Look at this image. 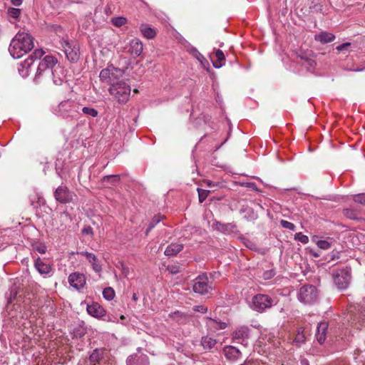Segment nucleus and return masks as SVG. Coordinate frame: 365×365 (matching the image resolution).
I'll return each mask as SVG.
<instances>
[{"label":"nucleus","mask_w":365,"mask_h":365,"mask_svg":"<svg viewBox=\"0 0 365 365\" xmlns=\"http://www.w3.org/2000/svg\"><path fill=\"white\" fill-rule=\"evenodd\" d=\"M64 69L58 64V59L51 55H46L38 63L34 81L38 83L42 77L51 78L55 85L63 81Z\"/></svg>","instance_id":"1"},{"label":"nucleus","mask_w":365,"mask_h":365,"mask_svg":"<svg viewBox=\"0 0 365 365\" xmlns=\"http://www.w3.org/2000/svg\"><path fill=\"white\" fill-rule=\"evenodd\" d=\"M34 38L25 31H19L12 38L9 51L14 58H19L34 48Z\"/></svg>","instance_id":"2"},{"label":"nucleus","mask_w":365,"mask_h":365,"mask_svg":"<svg viewBox=\"0 0 365 365\" xmlns=\"http://www.w3.org/2000/svg\"><path fill=\"white\" fill-rule=\"evenodd\" d=\"M108 92L119 103H126L129 100L131 88L125 81L121 80L110 86Z\"/></svg>","instance_id":"3"},{"label":"nucleus","mask_w":365,"mask_h":365,"mask_svg":"<svg viewBox=\"0 0 365 365\" xmlns=\"http://www.w3.org/2000/svg\"><path fill=\"white\" fill-rule=\"evenodd\" d=\"M81 106L78 103L66 100L61 101L56 108H53V113L63 118L74 117L79 112Z\"/></svg>","instance_id":"4"},{"label":"nucleus","mask_w":365,"mask_h":365,"mask_svg":"<svg viewBox=\"0 0 365 365\" xmlns=\"http://www.w3.org/2000/svg\"><path fill=\"white\" fill-rule=\"evenodd\" d=\"M349 321L352 327L361 329L365 327V307L350 306L348 309Z\"/></svg>","instance_id":"5"},{"label":"nucleus","mask_w":365,"mask_h":365,"mask_svg":"<svg viewBox=\"0 0 365 365\" xmlns=\"http://www.w3.org/2000/svg\"><path fill=\"white\" fill-rule=\"evenodd\" d=\"M213 289L212 284L209 282L207 273H202L192 280V290L197 294L205 295Z\"/></svg>","instance_id":"6"},{"label":"nucleus","mask_w":365,"mask_h":365,"mask_svg":"<svg viewBox=\"0 0 365 365\" xmlns=\"http://www.w3.org/2000/svg\"><path fill=\"white\" fill-rule=\"evenodd\" d=\"M351 272L349 267L336 269L333 272V279L339 289H346L351 282Z\"/></svg>","instance_id":"7"},{"label":"nucleus","mask_w":365,"mask_h":365,"mask_svg":"<svg viewBox=\"0 0 365 365\" xmlns=\"http://www.w3.org/2000/svg\"><path fill=\"white\" fill-rule=\"evenodd\" d=\"M273 303L274 300L270 296L264 294H257L252 299L251 308L257 312L262 313L271 308Z\"/></svg>","instance_id":"8"},{"label":"nucleus","mask_w":365,"mask_h":365,"mask_svg":"<svg viewBox=\"0 0 365 365\" xmlns=\"http://www.w3.org/2000/svg\"><path fill=\"white\" fill-rule=\"evenodd\" d=\"M297 297L304 304H312L318 299V290L314 285H304L299 289Z\"/></svg>","instance_id":"9"},{"label":"nucleus","mask_w":365,"mask_h":365,"mask_svg":"<svg viewBox=\"0 0 365 365\" xmlns=\"http://www.w3.org/2000/svg\"><path fill=\"white\" fill-rule=\"evenodd\" d=\"M123 75L122 70L114 67L113 66H108L106 68L103 69L99 75L101 81L105 82L112 86L116 83L118 78Z\"/></svg>","instance_id":"10"},{"label":"nucleus","mask_w":365,"mask_h":365,"mask_svg":"<svg viewBox=\"0 0 365 365\" xmlns=\"http://www.w3.org/2000/svg\"><path fill=\"white\" fill-rule=\"evenodd\" d=\"M53 196L57 202L61 204H68L73 202L76 195L66 185H61L56 189Z\"/></svg>","instance_id":"11"},{"label":"nucleus","mask_w":365,"mask_h":365,"mask_svg":"<svg viewBox=\"0 0 365 365\" xmlns=\"http://www.w3.org/2000/svg\"><path fill=\"white\" fill-rule=\"evenodd\" d=\"M34 266L38 272L43 277H49L53 273V265L46 263L44 259L37 257L34 259Z\"/></svg>","instance_id":"12"},{"label":"nucleus","mask_w":365,"mask_h":365,"mask_svg":"<svg viewBox=\"0 0 365 365\" xmlns=\"http://www.w3.org/2000/svg\"><path fill=\"white\" fill-rule=\"evenodd\" d=\"M61 45L68 60L72 63L76 62L79 58V47L67 41H64Z\"/></svg>","instance_id":"13"},{"label":"nucleus","mask_w":365,"mask_h":365,"mask_svg":"<svg viewBox=\"0 0 365 365\" xmlns=\"http://www.w3.org/2000/svg\"><path fill=\"white\" fill-rule=\"evenodd\" d=\"M143 51V43L140 39L137 38L132 39L124 48V52L130 54L134 58L140 56Z\"/></svg>","instance_id":"14"},{"label":"nucleus","mask_w":365,"mask_h":365,"mask_svg":"<svg viewBox=\"0 0 365 365\" xmlns=\"http://www.w3.org/2000/svg\"><path fill=\"white\" fill-rule=\"evenodd\" d=\"M250 329L248 327L242 326L237 327L232 334L233 341L240 343L244 346L247 345V340L250 337Z\"/></svg>","instance_id":"15"},{"label":"nucleus","mask_w":365,"mask_h":365,"mask_svg":"<svg viewBox=\"0 0 365 365\" xmlns=\"http://www.w3.org/2000/svg\"><path fill=\"white\" fill-rule=\"evenodd\" d=\"M86 277L81 273L73 272L68 276L69 284L77 290L83 289L86 284Z\"/></svg>","instance_id":"16"},{"label":"nucleus","mask_w":365,"mask_h":365,"mask_svg":"<svg viewBox=\"0 0 365 365\" xmlns=\"http://www.w3.org/2000/svg\"><path fill=\"white\" fill-rule=\"evenodd\" d=\"M330 334L329 324L327 322H321L318 324L316 332V339L317 341L322 344L325 342L327 336Z\"/></svg>","instance_id":"17"},{"label":"nucleus","mask_w":365,"mask_h":365,"mask_svg":"<svg viewBox=\"0 0 365 365\" xmlns=\"http://www.w3.org/2000/svg\"><path fill=\"white\" fill-rule=\"evenodd\" d=\"M192 315L187 313L182 312L180 311H176L169 314V317L178 324H186L192 319Z\"/></svg>","instance_id":"18"},{"label":"nucleus","mask_w":365,"mask_h":365,"mask_svg":"<svg viewBox=\"0 0 365 365\" xmlns=\"http://www.w3.org/2000/svg\"><path fill=\"white\" fill-rule=\"evenodd\" d=\"M88 313L96 318H101L106 316V312L103 307L97 302L87 305Z\"/></svg>","instance_id":"19"},{"label":"nucleus","mask_w":365,"mask_h":365,"mask_svg":"<svg viewBox=\"0 0 365 365\" xmlns=\"http://www.w3.org/2000/svg\"><path fill=\"white\" fill-rule=\"evenodd\" d=\"M127 365H149V359L145 354H133L127 359Z\"/></svg>","instance_id":"20"},{"label":"nucleus","mask_w":365,"mask_h":365,"mask_svg":"<svg viewBox=\"0 0 365 365\" xmlns=\"http://www.w3.org/2000/svg\"><path fill=\"white\" fill-rule=\"evenodd\" d=\"M78 254L86 257L87 260L92 265L93 269L96 272H101V265L98 263L97 257L94 254L88 252H78Z\"/></svg>","instance_id":"21"},{"label":"nucleus","mask_w":365,"mask_h":365,"mask_svg":"<svg viewBox=\"0 0 365 365\" xmlns=\"http://www.w3.org/2000/svg\"><path fill=\"white\" fill-rule=\"evenodd\" d=\"M106 353L103 349H96L89 356V361L93 365L101 363L104 359Z\"/></svg>","instance_id":"22"},{"label":"nucleus","mask_w":365,"mask_h":365,"mask_svg":"<svg viewBox=\"0 0 365 365\" xmlns=\"http://www.w3.org/2000/svg\"><path fill=\"white\" fill-rule=\"evenodd\" d=\"M224 354L228 359L236 360L241 357V351L233 346H226L223 349Z\"/></svg>","instance_id":"23"},{"label":"nucleus","mask_w":365,"mask_h":365,"mask_svg":"<svg viewBox=\"0 0 365 365\" xmlns=\"http://www.w3.org/2000/svg\"><path fill=\"white\" fill-rule=\"evenodd\" d=\"M335 36L327 31H322L314 36V40L323 44L331 43L335 40Z\"/></svg>","instance_id":"24"},{"label":"nucleus","mask_w":365,"mask_h":365,"mask_svg":"<svg viewBox=\"0 0 365 365\" xmlns=\"http://www.w3.org/2000/svg\"><path fill=\"white\" fill-rule=\"evenodd\" d=\"M184 246L182 243L175 242L169 245L165 250V255L167 256H175L182 250Z\"/></svg>","instance_id":"25"},{"label":"nucleus","mask_w":365,"mask_h":365,"mask_svg":"<svg viewBox=\"0 0 365 365\" xmlns=\"http://www.w3.org/2000/svg\"><path fill=\"white\" fill-rule=\"evenodd\" d=\"M190 53L200 63V64L205 69H209L210 63L208 61L202 53L199 52V51L197 48H192L190 50Z\"/></svg>","instance_id":"26"},{"label":"nucleus","mask_w":365,"mask_h":365,"mask_svg":"<svg viewBox=\"0 0 365 365\" xmlns=\"http://www.w3.org/2000/svg\"><path fill=\"white\" fill-rule=\"evenodd\" d=\"M140 31L142 35L148 39H152L156 36L155 30L146 24L140 26Z\"/></svg>","instance_id":"27"},{"label":"nucleus","mask_w":365,"mask_h":365,"mask_svg":"<svg viewBox=\"0 0 365 365\" xmlns=\"http://www.w3.org/2000/svg\"><path fill=\"white\" fill-rule=\"evenodd\" d=\"M45 54V51L42 49H36L24 61V67L29 68L32 64L34 60L40 59Z\"/></svg>","instance_id":"28"},{"label":"nucleus","mask_w":365,"mask_h":365,"mask_svg":"<svg viewBox=\"0 0 365 365\" xmlns=\"http://www.w3.org/2000/svg\"><path fill=\"white\" fill-rule=\"evenodd\" d=\"M30 201L31 205H33L35 208H38V207L46 204V200L43 197L42 195L36 192H34L33 195H30Z\"/></svg>","instance_id":"29"},{"label":"nucleus","mask_w":365,"mask_h":365,"mask_svg":"<svg viewBox=\"0 0 365 365\" xmlns=\"http://www.w3.org/2000/svg\"><path fill=\"white\" fill-rule=\"evenodd\" d=\"M225 62V56L224 53L220 50L217 49L215 51V59L212 60V65L215 68H221Z\"/></svg>","instance_id":"30"},{"label":"nucleus","mask_w":365,"mask_h":365,"mask_svg":"<svg viewBox=\"0 0 365 365\" xmlns=\"http://www.w3.org/2000/svg\"><path fill=\"white\" fill-rule=\"evenodd\" d=\"M299 57L302 61H304V62L302 63V66H305L309 71H314L316 66V62L313 59L310 58L307 55H304L303 53H301Z\"/></svg>","instance_id":"31"},{"label":"nucleus","mask_w":365,"mask_h":365,"mask_svg":"<svg viewBox=\"0 0 365 365\" xmlns=\"http://www.w3.org/2000/svg\"><path fill=\"white\" fill-rule=\"evenodd\" d=\"M207 324L209 327L215 330L225 329L227 327V323L212 318H208Z\"/></svg>","instance_id":"32"},{"label":"nucleus","mask_w":365,"mask_h":365,"mask_svg":"<svg viewBox=\"0 0 365 365\" xmlns=\"http://www.w3.org/2000/svg\"><path fill=\"white\" fill-rule=\"evenodd\" d=\"M217 344V340L211 336H205L202 337L201 344L205 349H211Z\"/></svg>","instance_id":"33"},{"label":"nucleus","mask_w":365,"mask_h":365,"mask_svg":"<svg viewBox=\"0 0 365 365\" xmlns=\"http://www.w3.org/2000/svg\"><path fill=\"white\" fill-rule=\"evenodd\" d=\"M343 214L350 220H356L359 218V212L354 209L346 208L343 210Z\"/></svg>","instance_id":"34"},{"label":"nucleus","mask_w":365,"mask_h":365,"mask_svg":"<svg viewBox=\"0 0 365 365\" xmlns=\"http://www.w3.org/2000/svg\"><path fill=\"white\" fill-rule=\"evenodd\" d=\"M163 216L161 215H155L153 217L152 220L150 221L148 229L146 230L145 235H148L150 230L155 227L157 224H158L163 219Z\"/></svg>","instance_id":"35"},{"label":"nucleus","mask_w":365,"mask_h":365,"mask_svg":"<svg viewBox=\"0 0 365 365\" xmlns=\"http://www.w3.org/2000/svg\"><path fill=\"white\" fill-rule=\"evenodd\" d=\"M306 336L304 334V330L299 329L297 334L294 339V342L296 343L297 346H300L302 343L304 342Z\"/></svg>","instance_id":"36"},{"label":"nucleus","mask_w":365,"mask_h":365,"mask_svg":"<svg viewBox=\"0 0 365 365\" xmlns=\"http://www.w3.org/2000/svg\"><path fill=\"white\" fill-rule=\"evenodd\" d=\"M21 13V10L17 8L9 7L7 10V14L9 17L14 19H18Z\"/></svg>","instance_id":"37"},{"label":"nucleus","mask_w":365,"mask_h":365,"mask_svg":"<svg viewBox=\"0 0 365 365\" xmlns=\"http://www.w3.org/2000/svg\"><path fill=\"white\" fill-rule=\"evenodd\" d=\"M127 22V19L123 16H118L111 19V23L116 27H120L125 25Z\"/></svg>","instance_id":"38"},{"label":"nucleus","mask_w":365,"mask_h":365,"mask_svg":"<svg viewBox=\"0 0 365 365\" xmlns=\"http://www.w3.org/2000/svg\"><path fill=\"white\" fill-rule=\"evenodd\" d=\"M103 297L110 301L112 300L115 297V292L113 288L111 287H107L105 288L103 291Z\"/></svg>","instance_id":"39"},{"label":"nucleus","mask_w":365,"mask_h":365,"mask_svg":"<svg viewBox=\"0 0 365 365\" xmlns=\"http://www.w3.org/2000/svg\"><path fill=\"white\" fill-rule=\"evenodd\" d=\"M237 226L234 223H225L223 227L222 233L231 234L236 230Z\"/></svg>","instance_id":"40"},{"label":"nucleus","mask_w":365,"mask_h":365,"mask_svg":"<svg viewBox=\"0 0 365 365\" xmlns=\"http://www.w3.org/2000/svg\"><path fill=\"white\" fill-rule=\"evenodd\" d=\"M82 111L85 115L92 117H96L98 115V110L91 107H83Z\"/></svg>","instance_id":"41"},{"label":"nucleus","mask_w":365,"mask_h":365,"mask_svg":"<svg viewBox=\"0 0 365 365\" xmlns=\"http://www.w3.org/2000/svg\"><path fill=\"white\" fill-rule=\"evenodd\" d=\"M294 240L299 241L302 244H307L309 242V237L303 235L302 232H297L294 235Z\"/></svg>","instance_id":"42"},{"label":"nucleus","mask_w":365,"mask_h":365,"mask_svg":"<svg viewBox=\"0 0 365 365\" xmlns=\"http://www.w3.org/2000/svg\"><path fill=\"white\" fill-rule=\"evenodd\" d=\"M197 192L200 202H204L210 193V191L200 188H197Z\"/></svg>","instance_id":"43"},{"label":"nucleus","mask_w":365,"mask_h":365,"mask_svg":"<svg viewBox=\"0 0 365 365\" xmlns=\"http://www.w3.org/2000/svg\"><path fill=\"white\" fill-rule=\"evenodd\" d=\"M317 245L320 249L326 250H329L331 247V243L327 240H318L317 242Z\"/></svg>","instance_id":"44"},{"label":"nucleus","mask_w":365,"mask_h":365,"mask_svg":"<svg viewBox=\"0 0 365 365\" xmlns=\"http://www.w3.org/2000/svg\"><path fill=\"white\" fill-rule=\"evenodd\" d=\"M280 225H282V227L292 231H294L296 228V226L293 223L284 220H282L280 221Z\"/></svg>","instance_id":"45"},{"label":"nucleus","mask_w":365,"mask_h":365,"mask_svg":"<svg viewBox=\"0 0 365 365\" xmlns=\"http://www.w3.org/2000/svg\"><path fill=\"white\" fill-rule=\"evenodd\" d=\"M275 274H276V273L274 269H269V270L264 271L263 272L262 277H263L264 279L268 280V279H271L272 278H273Z\"/></svg>","instance_id":"46"},{"label":"nucleus","mask_w":365,"mask_h":365,"mask_svg":"<svg viewBox=\"0 0 365 365\" xmlns=\"http://www.w3.org/2000/svg\"><path fill=\"white\" fill-rule=\"evenodd\" d=\"M354 200L356 202L365 205V193L358 194L354 196Z\"/></svg>","instance_id":"47"},{"label":"nucleus","mask_w":365,"mask_h":365,"mask_svg":"<svg viewBox=\"0 0 365 365\" xmlns=\"http://www.w3.org/2000/svg\"><path fill=\"white\" fill-rule=\"evenodd\" d=\"M103 180L105 182H115L120 180V177L118 175H107L103 178Z\"/></svg>","instance_id":"48"},{"label":"nucleus","mask_w":365,"mask_h":365,"mask_svg":"<svg viewBox=\"0 0 365 365\" xmlns=\"http://www.w3.org/2000/svg\"><path fill=\"white\" fill-rule=\"evenodd\" d=\"M241 185L244 186V187H248V188H250L251 190H255V191H259L256 183L254 182H242L241 184Z\"/></svg>","instance_id":"49"},{"label":"nucleus","mask_w":365,"mask_h":365,"mask_svg":"<svg viewBox=\"0 0 365 365\" xmlns=\"http://www.w3.org/2000/svg\"><path fill=\"white\" fill-rule=\"evenodd\" d=\"M225 224L224 223H221L218 221H215L213 222L212 224V227L219 231V232H222V230H223V227H224Z\"/></svg>","instance_id":"50"},{"label":"nucleus","mask_w":365,"mask_h":365,"mask_svg":"<svg viewBox=\"0 0 365 365\" xmlns=\"http://www.w3.org/2000/svg\"><path fill=\"white\" fill-rule=\"evenodd\" d=\"M351 46V43L349 42H346V43H342L341 45H339L336 47V49L338 51H344L345 50H347V48Z\"/></svg>","instance_id":"51"},{"label":"nucleus","mask_w":365,"mask_h":365,"mask_svg":"<svg viewBox=\"0 0 365 365\" xmlns=\"http://www.w3.org/2000/svg\"><path fill=\"white\" fill-rule=\"evenodd\" d=\"M194 311L201 313H206L207 312V307L202 305L195 306L193 308Z\"/></svg>","instance_id":"52"},{"label":"nucleus","mask_w":365,"mask_h":365,"mask_svg":"<svg viewBox=\"0 0 365 365\" xmlns=\"http://www.w3.org/2000/svg\"><path fill=\"white\" fill-rule=\"evenodd\" d=\"M34 249L40 254H45L46 252V247L44 245L36 246L34 247Z\"/></svg>","instance_id":"53"},{"label":"nucleus","mask_w":365,"mask_h":365,"mask_svg":"<svg viewBox=\"0 0 365 365\" xmlns=\"http://www.w3.org/2000/svg\"><path fill=\"white\" fill-rule=\"evenodd\" d=\"M82 233L84 234V235H92L93 234V229L90 226L85 227L82 230Z\"/></svg>","instance_id":"54"},{"label":"nucleus","mask_w":365,"mask_h":365,"mask_svg":"<svg viewBox=\"0 0 365 365\" xmlns=\"http://www.w3.org/2000/svg\"><path fill=\"white\" fill-rule=\"evenodd\" d=\"M61 218H64L66 220H69V221H71V215L66 212V211H63L61 213Z\"/></svg>","instance_id":"55"},{"label":"nucleus","mask_w":365,"mask_h":365,"mask_svg":"<svg viewBox=\"0 0 365 365\" xmlns=\"http://www.w3.org/2000/svg\"><path fill=\"white\" fill-rule=\"evenodd\" d=\"M244 244L245 245V246L251 250L254 249L255 247V245L251 242L250 240H245V242H244Z\"/></svg>","instance_id":"56"},{"label":"nucleus","mask_w":365,"mask_h":365,"mask_svg":"<svg viewBox=\"0 0 365 365\" xmlns=\"http://www.w3.org/2000/svg\"><path fill=\"white\" fill-rule=\"evenodd\" d=\"M242 212H247V213L252 215V218H255V213H254V211L252 208L250 207H245V208H242L241 210Z\"/></svg>","instance_id":"57"},{"label":"nucleus","mask_w":365,"mask_h":365,"mask_svg":"<svg viewBox=\"0 0 365 365\" xmlns=\"http://www.w3.org/2000/svg\"><path fill=\"white\" fill-rule=\"evenodd\" d=\"M11 1L14 6H19L22 4L23 0H11Z\"/></svg>","instance_id":"58"},{"label":"nucleus","mask_w":365,"mask_h":365,"mask_svg":"<svg viewBox=\"0 0 365 365\" xmlns=\"http://www.w3.org/2000/svg\"><path fill=\"white\" fill-rule=\"evenodd\" d=\"M241 365H256L255 360H246L244 364Z\"/></svg>","instance_id":"59"},{"label":"nucleus","mask_w":365,"mask_h":365,"mask_svg":"<svg viewBox=\"0 0 365 365\" xmlns=\"http://www.w3.org/2000/svg\"><path fill=\"white\" fill-rule=\"evenodd\" d=\"M207 185L209 187H215L217 186V185L215 183V182H213L210 180H208L207 182Z\"/></svg>","instance_id":"60"},{"label":"nucleus","mask_w":365,"mask_h":365,"mask_svg":"<svg viewBox=\"0 0 365 365\" xmlns=\"http://www.w3.org/2000/svg\"><path fill=\"white\" fill-rule=\"evenodd\" d=\"M310 253H311V255H312L313 257H319V255H320L319 253H317V252H314V251H312V250L310 252Z\"/></svg>","instance_id":"61"},{"label":"nucleus","mask_w":365,"mask_h":365,"mask_svg":"<svg viewBox=\"0 0 365 365\" xmlns=\"http://www.w3.org/2000/svg\"><path fill=\"white\" fill-rule=\"evenodd\" d=\"M170 272L173 274H175V273H178L179 271H178V267H173L171 269H170Z\"/></svg>","instance_id":"62"},{"label":"nucleus","mask_w":365,"mask_h":365,"mask_svg":"<svg viewBox=\"0 0 365 365\" xmlns=\"http://www.w3.org/2000/svg\"><path fill=\"white\" fill-rule=\"evenodd\" d=\"M138 297H137V294L135 293H133V296H132V299L134 301V302H137L138 301Z\"/></svg>","instance_id":"63"},{"label":"nucleus","mask_w":365,"mask_h":365,"mask_svg":"<svg viewBox=\"0 0 365 365\" xmlns=\"http://www.w3.org/2000/svg\"><path fill=\"white\" fill-rule=\"evenodd\" d=\"M261 364H262V361H261L255 360V364H256V365H260Z\"/></svg>","instance_id":"64"}]
</instances>
